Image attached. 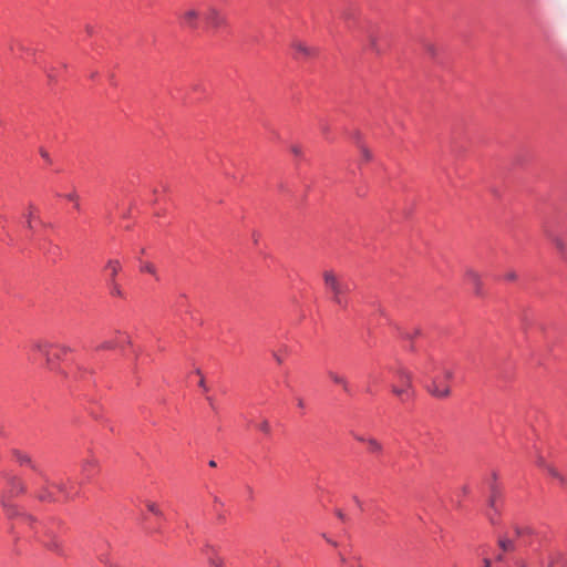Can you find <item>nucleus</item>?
I'll return each mask as SVG.
<instances>
[{
    "mask_svg": "<svg viewBox=\"0 0 567 567\" xmlns=\"http://www.w3.org/2000/svg\"><path fill=\"white\" fill-rule=\"evenodd\" d=\"M2 506L10 518H17L18 525L29 529L31 536L43 544L50 550L58 554L62 553V546L59 540V533L63 529V522L58 517H49L44 520H39L37 517L20 513L19 509L2 501Z\"/></svg>",
    "mask_w": 567,
    "mask_h": 567,
    "instance_id": "obj_1",
    "label": "nucleus"
},
{
    "mask_svg": "<svg viewBox=\"0 0 567 567\" xmlns=\"http://www.w3.org/2000/svg\"><path fill=\"white\" fill-rule=\"evenodd\" d=\"M12 455L16 462L20 465L30 467L34 473V477L31 478V486L34 496L39 501L49 503L56 502L54 493L49 488L50 486L54 487L65 499H73L78 494L76 491H73V487H68L65 483H55L54 481H51L42 465L34 461L29 454L14 450Z\"/></svg>",
    "mask_w": 567,
    "mask_h": 567,
    "instance_id": "obj_2",
    "label": "nucleus"
},
{
    "mask_svg": "<svg viewBox=\"0 0 567 567\" xmlns=\"http://www.w3.org/2000/svg\"><path fill=\"white\" fill-rule=\"evenodd\" d=\"M323 281L328 299L334 305L346 308L348 305L347 293L349 292V285L332 270L324 271Z\"/></svg>",
    "mask_w": 567,
    "mask_h": 567,
    "instance_id": "obj_3",
    "label": "nucleus"
},
{
    "mask_svg": "<svg viewBox=\"0 0 567 567\" xmlns=\"http://www.w3.org/2000/svg\"><path fill=\"white\" fill-rule=\"evenodd\" d=\"M31 350L43 357L45 359L47 368L52 371L55 369L56 361L71 351L66 346L54 344L42 339L32 341Z\"/></svg>",
    "mask_w": 567,
    "mask_h": 567,
    "instance_id": "obj_4",
    "label": "nucleus"
},
{
    "mask_svg": "<svg viewBox=\"0 0 567 567\" xmlns=\"http://www.w3.org/2000/svg\"><path fill=\"white\" fill-rule=\"evenodd\" d=\"M122 271V264L118 259H109L103 268L105 284L112 297L125 298V292L118 282V276Z\"/></svg>",
    "mask_w": 567,
    "mask_h": 567,
    "instance_id": "obj_5",
    "label": "nucleus"
},
{
    "mask_svg": "<svg viewBox=\"0 0 567 567\" xmlns=\"http://www.w3.org/2000/svg\"><path fill=\"white\" fill-rule=\"evenodd\" d=\"M100 471V465L97 458L94 456H90L82 461L81 464V477L78 482L68 478L65 481V484L68 487H73V491H76L80 493L78 485H82L85 482H90ZM59 483H64V481H60ZM79 494H76L74 497H76Z\"/></svg>",
    "mask_w": 567,
    "mask_h": 567,
    "instance_id": "obj_6",
    "label": "nucleus"
},
{
    "mask_svg": "<svg viewBox=\"0 0 567 567\" xmlns=\"http://www.w3.org/2000/svg\"><path fill=\"white\" fill-rule=\"evenodd\" d=\"M30 240L33 243L35 248L42 251L48 258H51L55 261L61 257V248L60 246L53 244L51 240L47 238H42L39 235L30 236Z\"/></svg>",
    "mask_w": 567,
    "mask_h": 567,
    "instance_id": "obj_7",
    "label": "nucleus"
},
{
    "mask_svg": "<svg viewBox=\"0 0 567 567\" xmlns=\"http://www.w3.org/2000/svg\"><path fill=\"white\" fill-rule=\"evenodd\" d=\"M202 16L203 14L198 9H196L194 7H189V8H186L181 13L179 21L184 28H188L190 30H196V29H198L199 19Z\"/></svg>",
    "mask_w": 567,
    "mask_h": 567,
    "instance_id": "obj_8",
    "label": "nucleus"
},
{
    "mask_svg": "<svg viewBox=\"0 0 567 567\" xmlns=\"http://www.w3.org/2000/svg\"><path fill=\"white\" fill-rule=\"evenodd\" d=\"M206 23L213 28H219L226 24V18L214 6H209L203 13Z\"/></svg>",
    "mask_w": 567,
    "mask_h": 567,
    "instance_id": "obj_9",
    "label": "nucleus"
},
{
    "mask_svg": "<svg viewBox=\"0 0 567 567\" xmlns=\"http://www.w3.org/2000/svg\"><path fill=\"white\" fill-rule=\"evenodd\" d=\"M536 463L539 467L545 470L548 475L557 480L561 486H567V477L564 476L553 464L548 463L543 455H538Z\"/></svg>",
    "mask_w": 567,
    "mask_h": 567,
    "instance_id": "obj_10",
    "label": "nucleus"
},
{
    "mask_svg": "<svg viewBox=\"0 0 567 567\" xmlns=\"http://www.w3.org/2000/svg\"><path fill=\"white\" fill-rule=\"evenodd\" d=\"M65 377L71 378L74 382L83 383V385L85 386L92 383L93 372L86 368L76 365L71 371V375L66 373Z\"/></svg>",
    "mask_w": 567,
    "mask_h": 567,
    "instance_id": "obj_11",
    "label": "nucleus"
},
{
    "mask_svg": "<svg viewBox=\"0 0 567 567\" xmlns=\"http://www.w3.org/2000/svg\"><path fill=\"white\" fill-rule=\"evenodd\" d=\"M427 390L433 396L439 399H445L451 394L450 386L441 378H434Z\"/></svg>",
    "mask_w": 567,
    "mask_h": 567,
    "instance_id": "obj_12",
    "label": "nucleus"
},
{
    "mask_svg": "<svg viewBox=\"0 0 567 567\" xmlns=\"http://www.w3.org/2000/svg\"><path fill=\"white\" fill-rule=\"evenodd\" d=\"M111 545L107 540H102L95 546V555L96 558L104 565L109 567H117L109 556V549Z\"/></svg>",
    "mask_w": 567,
    "mask_h": 567,
    "instance_id": "obj_13",
    "label": "nucleus"
},
{
    "mask_svg": "<svg viewBox=\"0 0 567 567\" xmlns=\"http://www.w3.org/2000/svg\"><path fill=\"white\" fill-rule=\"evenodd\" d=\"M389 370L393 372L398 378V384H404L406 386H410L412 384V374L404 367L398 365L395 368H390Z\"/></svg>",
    "mask_w": 567,
    "mask_h": 567,
    "instance_id": "obj_14",
    "label": "nucleus"
},
{
    "mask_svg": "<svg viewBox=\"0 0 567 567\" xmlns=\"http://www.w3.org/2000/svg\"><path fill=\"white\" fill-rule=\"evenodd\" d=\"M38 209L30 205L29 213L25 215V227L31 231L30 236L38 235L35 230V224H42V221L37 216Z\"/></svg>",
    "mask_w": 567,
    "mask_h": 567,
    "instance_id": "obj_15",
    "label": "nucleus"
},
{
    "mask_svg": "<svg viewBox=\"0 0 567 567\" xmlns=\"http://www.w3.org/2000/svg\"><path fill=\"white\" fill-rule=\"evenodd\" d=\"M465 278H466L467 282L474 287L475 293L482 295L483 282H482L480 274L477 271H475L474 269H467L465 272Z\"/></svg>",
    "mask_w": 567,
    "mask_h": 567,
    "instance_id": "obj_16",
    "label": "nucleus"
},
{
    "mask_svg": "<svg viewBox=\"0 0 567 567\" xmlns=\"http://www.w3.org/2000/svg\"><path fill=\"white\" fill-rule=\"evenodd\" d=\"M413 386H406L404 384H392L391 391L394 395L399 396L402 401L409 399L412 394Z\"/></svg>",
    "mask_w": 567,
    "mask_h": 567,
    "instance_id": "obj_17",
    "label": "nucleus"
},
{
    "mask_svg": "<svg viewBox=\"0 0 567 567\" xmlns=\"http://www.w3.org/2000/svg\"><path fill=\"white\" fill-rule=\"evenodd\" d=\"M501 498V491L496 485L491 486V495L488 499V506L489 508L495 513L498 514V499Z\"/></svg>",
    "mask_w": 567,
    "mask_h": 567,
    "instance_id": "obj_18",
    "label": "nucleus"
},
{
    "mask_svg": "<svg viewBox=\"0 0 567 567\" xmlns=\"http://www.w3.org/2000/svg\"><path fill=\"white\" fill-rule=\"evenodd\" d=\"M292 48L296 50V59H306L311 54V50L301 41H295Z\"/></svg>",
    "mask_w": 567,
    "mask_h": 567,
    "instance_id": "obj_19",
    "label": "nucleus"
},
{
    "mask_svg": "<svg viewBox=\"0 0 567 567\" xmlns=\"http://www.w3.org/2000/svg\"><path fill=\"white\" fill-rule=\"evenodd\" d=\"M497 544L503 553L514 551L516 548L515 542L506 535L499 536Z\"/></svg>",
    "mask_w": 567,
    "mask_h": 567,
    "instance_id": "obj_20",
    "label": "nucleus"
},
{
    "mask_svg": "<svg viewBox=\"0 0 567 567\" xmlns=\"http://www.w3.org/2000/svg\"><path fill=\"white\" fill-rule=\"evenodd\" d=\"M368 48L377 54L382 53V49L379 45V37L377 33L370 32L368 34Z\"/></svg>",
    "mask_w": 567,
    "mask_h": 567,
    "instance_id": "obj_21",
    "label": "nucleus"
},
{
    "mask_svg": "<svg viewBox=\"0 0 567 567\" xmlns=\"http://www.w3.org/2000/svg\"><path fill=\"white\" fill-rule=\"evenodd\" d=\"M25 491L24 483L18 477H12L10 480V493L11 495H18Z\"/></svg>",
    "mask_w": 567,
    "mask_h": 567,
    "instance_id": "obj_22",
    "label": "nucleus"
},
{
    "mask_svg": "<svg viewBox=\"0 0 567 567\" xmlns=\"http://www.w3.org/2000/svg\"><path fill=\"white\" fill-rule=\"evenodd\" d=\"M367 444H368L369 452H371V453L379 454L383 451L382 444L374 437H368Z\"/></svg>",
    "mask_w": 567,
    "mask_h": 567,
    "instance_id": "obj_23",
    "label": "nucleus"
},
{
    "mask_svg": "<svg viewBox=\"0 0 567 567\" xmlns=\"http://www.w3.org/2000/svg\"><path fill=\"white\" fill-rule=\"evenodd\" d=\"M328 375H329V378H330L334 383L342 385V388H343V390H344L346 392H349V391H350V389H349V384H348L347 380H346L342 375H339L338 373H334V372H332V371H330V372L328 373Z\"/></svg>",
    "mask_w": 567,
    "mask_h": 567,
    "instance_id": "obj_24",
    "label": "nucleus"
},
{
    "mask_svg": "<svg viewBox=\"0 0 567 567\" xmlns=\"http://www.w3.org/2000/svg\"><path fill=\"white\" fill-rule=\"evenodd\" d=\"M140 270L142 272H147V274L156 277V279H158L156 267L153 264H151V262L142 261L140 264Z\"/></svg>",
    "mask_w": 567,
    "mask_h": 567,
    "instance_id": "obj_25",
    "label": "nucleus"
},
{
    "mask_svg": "<svg viewBox=\"0 0 567 567\" xmlns=\"http://www.w3.org/2000/svg\"><path fill=\"white\" fill-rule=\"evenodd\" d=\"M217 548L209 543H206L202 548V554L206 557V559H209V557H217Z\"/></svg>",
    "mask_w": 567,
    "mask_h": 567,
    "instance_id": "obj_26",
    "label": "nucleus"
},
{
    "mask_svg": "<svg viewBox=\"0 0 567 567\" xmlns=\"http://www.w3.org/2000/svg\"><path fill=\"white\" fill-rule=\"evenodd\" d=\"M548 237L559 252L564 254L566 251V244L560 237L555 235H549Z\"/></svg>",
    "mask_w": 567,
    "mask_h": 567,
    "instance_id": "obj_27",
    "label": "nucleus"
},
{
    "mask_svg": "<svg viewBox=\"0 0 567 567\" xmlns=\"http://www.w3.org/2000/svg\"><path fill=\"white\" fill-rule=\"evenodd\" d=\"M514 532L517 537H523L533 534V529L528 526H515Z\"/></svg>",
    "mask_w": 567,
    "mask_h": 567,
    "instance_id": "obj_28",
    "label": "nucleus"
},
{
    "mask_svg": "<svg viewBox=\"0 0 567 567\" xmlns=\"http://www.w3.org/2000/svg\"><path fill=\"white\" fill-rule=\"evenodd\" d=\"M423 48L425 50V52L431 56V58H435L436 54H437V48L434 43L432 42H429V41H425L423 43Z\"/></svg>",
    "mask_w": 567,
    "mask_h": 567,
    "instance_id": "obj_29",
    "label": "nucleus"
},
{
    "mask_svg": "<svg viewBox=\"0 0 567 567\" xmlns=\"http://www.w3.org/2000/svg\"><path fill=\"white\" fill-rule=\"evenodd\" d=\"M115 346H116L115 341L107 340V341H103L102 343L96 346L95 350H111V349H114Z\"/></svg>",
    "mask_w": 567,
    "mask_h": 567,
    "instance_id": "obj_30",
    "label": "nucleus"
},
{
    "mask_svg": "<svg viewBox=\"0 0 567 567\" xmlns=\"http://www.w3.org/2000/svg\"><path fill=\"white\" fill-rule=\"evenodd\" d=\"M210 567H224V561L220 557H209L207 559Z\"/></svg>",
    "mask_w": 567,
    "mask_h": 567,
    "instance_id": "obj_31",
    "label": "nucleus"
},
{
    "mask_svg": "<svg viewBox=\"0 0 567 567\" xmlns=\"http://www.w3.org/2000/svg\"><path fill=\"white\" fill-rule=\"evenodd\" d=\"M147 509L156 516H159V517L163 516V513L161 512V509L157 507V505L155 503H148Z\"/></svg>",
    "mask_w": 567,
    "mask_h": 567,
    "instance_id": "obj_32",
    "label": "nucleus"
},
{
    "mask_svg": "<svg viewBox=\"0 0 567 567\" xmlns=\"http://www.w3.org/2000/svg\"><path fill=\"white\" fill-rule=\"evenodd\" d=\"M257 427L264 432L265 434H269L270 433V424L268 423L267 420H264L262 422H260Z\"/></svg>",
    "mask_w": 567,
    "mask_h": 567,
    "instance_id": "obj_33",
    "label": "nucleus"
},
{
    "mask_svg": "<svg viewBox=\"0 0 567 567\" xmlns=\"http://www.w3.org/2000/svg\"><path fill=\"white\" fill-rule=\"evenodd\" d=\"M442 377L445 381H450L453 379V371L450 369H443Z\"/></svg>",
    "mask_w": 567,
    "mask_h": 567,
    "instance_id": "obj_34",
    "label": "nucleus"
},
{
    "mask_svg": "<svg viewBox=\"0 0 567 567\" xmlns=\"http://www.w3.org/2000/svg\"><path fill=\"white\" fill-rule=\"evenodd\" d=\"M64 197H65L68 200L72 202V203H74V202H76V200L79 199V195H78V194H76V192H74V190H73V192H71V193H69V194H66V195H64Z\"/></svg>",
    "mask_w": 567,
    "mask_h": 567,
    "instance_id": "obj_35",
    "label": "nucleus"
},
{
    "mask_svg": "<svg viewBox=\"0 0 567 567\" xmlns=\"http://www.w3.org/2000/svg\"><path fill=\"white\" fill-rule=\"evenodd\" d=\"M504 278L508 281H514L517 278V275L515 271H508L505 274Z\"/></svg>",
    "mask_w": 567,
    "mask_h": 567,
    "instance_id": "obj_36",
    "label": "nucleus"
},
{
    "mask_svg": "<svg viewBox=\"0 0 567 567\" xmlns=\"http://www.w3.org/2000/svg\"><path fill=\"white\" fill-rule=\"evenodd\" d=\"M159 187H161V189H159V188H155V189H154L155 202H157V200H158V194H159V192H161V190H162V192H165V190H166V185H165V184H161V186H159Z\"/></svg>",
    "mask_w": 567,
    "mask_h": 567,
    "instance_id": "obj_37",
    "label": "nucleus"
},
{
    "mask_svg": "<svg viewBox=\"0 0 567 567\" xmlns=\"http://www.w3.org/2000/svg\"><path fill=\"white\" fill-rule=\"evenodd\" d=\"M352 435H353V437H354L357 441H359V442H361V443H367V439H368V437H365V436H363V435H360V434H357V433H352Z\"/></svg>",
    "mask_w": 567,
    "mask_h": 567,
    "instance_id": "obj_38",
    "label": "nucleus"
},
{
    "mask_svg": "<svg viewBox=\"0 0 567 567\" xmlns=\"http://www.w3.org/2000/svg\"><path fill=\"white\" fill-rule=\"evenodd\" d=\"M559 557H560V554H557V556H556V557L551 556V557L549 558V563H548V566H547V567H555V564H556V561H557V559H558Z\"/></svg>",
    "mask_w": 567,
    "mask_h": 567,
    "instance_id": "obj_39",
    "label": "nucleus"
},
{
    "mask_svg": "<svg viewBox=\"0 0 567 567\" xmlns=\"http://www.w3.org/2000/svg\"><path fill=\"white\" fill-rule=\"evenodd\" d=\"M40 154H41V156H42L47 162H49V161H50V158H49V153H48L45 150L41 148V150H40Z\"/></svg>",
    "mask_w": 567,
    "mask_h": 567,
    "instance_id": "obj_40",
    "label": "nucleus"
},
{
    "mask_svg": "<svg viewBox=\"0 0 567 567\" xmlns=\"http://www.w3.org/2000/svg\"><path fill=\"white\" fill-rule=\"evenodd\" d=\"M324 539L327 540L328 544H330L334 547L338 546L337 542H334L332 538L324 536Z\"/></svg>",
    "mask_w": 567,
    "mask_h": 567,
    "instance_id": "obj_41",
    "label": "nucleus"
},
{
    "mask_svg": "<svg viewBox=\"0 0 567 567\" xmlns=\"http://www.w3.org/2000/svg\"><path fill=\"white\" fill-rule=\"evenodd\" d=\"M272 355H274V359L277 361V363H279V364L282 363V358L278 353L274 352Z\"/></svg>",
    "mask_w": 567,
    "mask_h": 567,
    "instance_id": "obj_42",
    "label": "nucleus"
},
{
    "mask_svg": "<svg viewBox=\"0 0 567 567\" xmlns=\"http://www.w3.org/2000/svg\"><path fill=\"white\" fill-rule=\"evenodd\" d=\"M495 560L502 563L504 560V554L499 553L498 555H496Z\"/></svg>",
    "mask_w": 567,
    "mask_h": 567,
    "instance_id": "obj_43",
    "label": "nucleus"
},
{
    "mask_svg": "<svg viewBox=\"0 0 567 567\" xmlns=\"http://www.w3.org/2000/svg\"><path fill=\"white\" fill-rule=\"evenodd\" d=\"M292 152L295 153V155H297V156H298V155L301 153V148H300L298 145H296V146L292 148Z\"/></svg>",
    "mask_w": 567,
    "mask_h": 567,
    "instance_id": "obj_44",
    "label": "nucleus"
},
{
    "mask_svg": "<svg viewBox=\"0 0 567 567\" xmlns=\"http://www.w3.org/2000/svg\"><path fill=\"white\" fill-rule=\"evenodd\" d=\"M483 563H484V567H491L492 563H491V559L489 558H484L483 559Z\"/></svg>",
    "mask_w": 567,
    "mask_h": 567,
    "instance_id": "obj_45",
    "label": "nucleus"
},
{
    "mask_svg": "<svg viewBox=\"0 0 567 567\" xmlns=\"http://www.w3.org/2000/svg\"><path fill=\"white\" fill-rule=\"evenodd\" d=\"M517 566H518V567H529V566H528L525 561H523V560L517 561Z\"/></svg>",
    "mask_w": 567,
    "mask_h": 567,
    "instance_id": "obj_46",
    "label": "nucleus"
},
{
    "mask_svg": "<svg viewBox=\"0 0 567 567\" xmlns=\"http://www.w3.org/2000/svg\"><path fill=\"white\" fill-rule=\"evenodd\" d=\"M85 31L87 32V34H92L93 33V28L91 25H86L85 27Z\"/></svg>",
    "mask_w": 567,
    "mask_h": 567,
    "instance_id": "obj_47",
    "label": "nucleus"
},
{
    "mask_svg": "<svg viewBox=\"0 0 567 567\" xmlns=\"http://www.w3.org/2000/svg\"><path fill=\"white\" fill-rule=\"evenodd\" d=\"M298 406L300 409H303L305 408V403H303V400L302 399H298Z\"/></svg>",
    "mask_w": 567,
    "mask_h": 567,
    "instance_id": "obj_48",
    "label": "nucleus"
},
{
    "mask_svg": "<svg viewBox=\"0 0 567 567\" xmlns=\"http://www.w3.org/2000/svg\"><path fill=\"white\" fill-rule=\"evenodd\" d=\"M199 386H202L205 391L207 390V388L205 386V381H204V379H202V380L199 381Z\"/></svg>",
    "mask_w": 567,
    "mask_h": 567,
    "instance_id": "obj_49",
    "label": "nucleus"
},
{
    "mask_svg": "<svg viewBox=\"0 0 567 567\" xmlns=\"http://www.w3.org/2000/svg\"><path fill=\"white\" fill-rule=\"evenodd\" d=\"M252 239H254L255 244H257V241H258V234L257 233L252 234Z\"/></svg>",
    "mask_w": 567,
    "mask_h": 567,
    "instance_id": "obj_50",
    "label": "nucleus"
},
{
    "mask_svg": "<svg viewBox=\"0 0 567 567\" xmlns=\"http://www.w3.org/2000/svg\"><path fill=\"white\" fill-rule=\"evenodd\" d=\"M74 208L76 210H80V203H79V199L76 202H74Z\"/></svg>",
    "mask_w": 567,
    "mask_h": 567,
    "instance_id": "obj_51",
    "label": "nucleus"
},
{
    "mask_svg": "<svg viewBox=\"0 0 567 567\" xmlns=\"http://www.w3.org/2000/svg\"><path fill=\"white\" fill-rule=\"evenodd\" d=\"M208 464H209V466H210V467H216V465H217V464H216V462H215L214 460L209 461V463H208Z\"/></svg>",
    "mask_w": 567,
    "mask_h": 567,
    "instance_id": "obj_52",
    "label": "nucleus"
},
{
    "mask_svg": "<svg viewBox=\"0 0 567 567\" xmlns=\"http://www.w3.org/2000/svg\"><path fill=\"white\" fill-rule=\"evenodd\" d=\"M124 342H126V343H131V339H130V337H128V336H126V337L124 338Z\"/></svg>",
    "mask_w": 567,
    "mask_h": 567,
    "instance_id": "obj_53",
    "label": "nucleus"
},
{
    "mask_svg": "<svg viewBox=\"0 0 567 567\" xmlns=\"http://www.w3.org/2000/svg\"><path fill=\"white\" fill-rule=\"evenodd\" d=\"M339 556H340L341 563H344L346 561V557L342 554H340Z\"/></svg>",
    "mask_w": 567,
    "mask_h": 567,
    "instance_id": "obj_54",
    "label": "nucleus"
},
{
    "mask_svg": "<svg viewBox=\"0 0 567 567\" xmlns=\"http://www.w3.org/2000/svg\"><path fill=\"white\" fill-rule=\"evenodd\" d=\"M337 515H338L341 519H343V517H344V516H343V514H342L340 511L337 513Z\"/></svg>",
    "mask_w": 567,
    "mask_h": 567,
    "instance_id": "obj_55",
    "label": "nucleus"
},
{
    "mask_svg": "<svg viewBox=\"0 0 567 567\" xmlns=\"http://www.w3.org/2000/svg\"><path fill=\"white\" fill-rule=\"evenodd\" d=\"M207 400L209 401L210 405L214 408L212 398L208 396Z\"/></svg>",
    "mask_w": 567,
    "mask_h": 567,
    "instance_id": "obj_56",
    "label": "nucleus"
},
{
    "mask_svg": "<svg viewBox=\"0 0 567 567\" xmlns=\"http://www.w3.org/2000/svg\"><path fill=\"white\" fill-rule=\"evenodd\" d=\"M489 520L494 523V517L492 515H489Z\"/></svg>",
    "mask_w": 567,
    "mask_h": 567,
    "instance_id": "obj_57",
    "label": "nucleus"
}]
</instances>
